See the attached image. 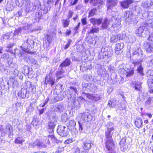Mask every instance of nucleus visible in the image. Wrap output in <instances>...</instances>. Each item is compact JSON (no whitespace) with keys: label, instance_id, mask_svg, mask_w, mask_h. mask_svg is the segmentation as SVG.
Instances as JSON below:
<instances>
[{"label":"nucleus","instance_id":"obj_57","mask_svg":"<svg viewBox=\"0 0 153 153\" xmlns=\"http://www.w3.org/2000/svg\"><path fill=\"white\" fill-rule=\"evenodd\" d=\"M118 35V38H119V40H123L125 38V35L123 34H119Z\"/></svg>","mask_w":153,"mask_h":153},{"label":"nucleus","instance_id":"obj_44","mask_svg":"<svg viewBox=\"0 0 153 153\" xmlns=\"http://www.w3.org/2000/svg\"><path fill=\"white\" fill-rule=\"evenodd\" d=\"M47 40L48 42V44H46V46H48L49 44L51 43L52 40V37L49 35H47Z\"/></svg>","mask_w":153,"mask_h":153},{"label":"nucleus","instance_id":"obj_22","mask_svg":"<svg viewBox=\"0 0 153 153\" xmlns=\"http://www.w3.org/2000/svg\"><path fill=\"white\" fill-rule=\"evenodd\" d=\"M64 108L63 104L57 105L54 106V111L55 112H61L63 111Z\"/></svg>","mask_w":153,"mask_h":153},{"label":"nucleus","instance_id":"obj_9","mask_svg":"<svg viewBox=\"0 0 153 153\" xmlns=\"http://www.w3.org/2000/svg\"><path fill=\"white\" fill-rule=\"evenodd\" d=\"M12 130V128L10 124H7L6 125L5 130L3 129L2 125H0V133H1V134L3 133L11 134Z\"/></svg>","mask_w":153,"mask_h":153},{"label":"nucleus","instance_id":"obj_47","mask_svg":"<svg viewBox=\"0 0 153 153\" xmlns=\"http://www.w3.org/2000/svg\"><path fill=\"white\" fill-rule=\"evenodd\" d=\"M25 44H28L29 45H31L32 44H34V42L33 40L28 39L27 40V42L25 43H24V44H23V45H24ZM23 47L25 46L24 45H23Z\"/></svg>","mask_w":153,"mask_h":153},{"label":"nucleus","instance_id":"obj_63","mask_svg":"<svg viewBox=\"0 0 153 153\" xmlns=\"http://www.w3.org/2000/svg\"><path fill=\"white\" fill-rule=\"evenodd\" d=\"M74 153H80V149L79 148L76 147L74 148Z\"/></svg>","mask_w":153,"mask_h":153},{"label":"nucleus","instance_id":"obj_10","mask_svg":"<svg viewBox=\"0 0 153 153\" xmlns=\"http://www.w3.org/2000/svg\"><path fill=\"white\" fill-rule=\"evenodd\" d=\"M55 79L49 76H46L45 82L44 83L45 85L46 86L48 84H50L52 86L55 84Z\"/></svg>","mask_w":153,"mask_h":153},{"label":"nucleus","instance_id":"obj_13","mask_svg":"<svg viewBox=\"0 0 153 153\" xmlns=\"http://www.w3.org/2000/svg\"><path fill=\"white\" fill-rule=\"evenodd\" d=\"M33 145L34 146H38L39 148H45L46 146L45 143L39 140L34 142Z\"/></svg>","mask_w":153,"mask_h":153},{"label":"nucleus","instance_id":"obj_21","mask_svg":"<svg viewBox=\"0 0 153 153\" xmlns=\"http://www.w3.org/2000/svg\"><path fill=\"white\" fill-rule=\"evenodd\" d=\"M111 20L105 19L102 24V27L103 29L107 28L109 25L111 24Z\"/></svg>","mask_w":153,"mask_h":153},{"label":"nucleus","instance_id":"obj_53","mask_svg":"<svg viewBox=\"0 0 153 153\" xmlns=\"http://www.w3.org/2000/svg\"><path fill=\"white\" fill-rule=\"evenodd\" d=\"M148 83L151 87H153V79H149L148 81Z\"/></svg>","mask_w":153,"mask_h":153},{"label":"nucleus","instance_id":"obj_26","mask_svg":"<svg viewBox=\"0 0 153 153\" xmlns=\"http://www.w3.org/2000/svg\"><path fill=\"white\" fill-rule=\"evenodd\" d=\"M137 70L138 73H139L140 75L141 76L140 77V79L142 80L143 79V76L144 75L143 73V68L141 65L139 66L137 68Z\"/></svg>","mask_w":153,"mask_h":153},{"label":"nucleus","instance_id":"obj_37","mask_svg":"<svg viewBox=\"0 0 153 153\" xmlns=\"http://www.w3.org/2000/svg\"><path fill=\"white\" fill-rule=\"evenodd\" d=\"M22 29V28L21 27H20L18 29H16L15 30L14 33L11 32L12 36L13 37V38H14L15 36H16V35H17V36L18 34L21 30Z\"/></svg>","mask_w":153,"mask_h":153},{"label":"nucleus","instance_id":"obj_41","mask_svg":"<svg viewBox=\"0 0 153 153\" xmlns=\"http://www.w3.org/2000/svg\"><path fill=\"white\" fill-rule=\"evenodd\" d=\"M84 149L85 150H88L91 148V144L89 143H84Z\"/></svg>","mask_w":153,"mask_h":153},{"label":"nucleus","instance_id":"obj_33","mask_svg":"<svg viewBox=\"0 0 153 153\" xmlns=\"http://www.w3.org/2000/svg\"><path fill=\"white\" fill-rule=\"evenodd\" d=\"M21 135L20 134L19 135V137L16 138V139L15 141V143H22L24 140V139L21 136Z\"/></svg>","mask_w":153,"mask_h":153},{"label":"nucleus","instance_id":"obj_11","mask_svg":"<svg viewBox=\"0 0 153 153\" xmlns=\"http://www.w3.org/2000/svg\"><path fill=\"white\" fill-rule=\"evenodd\" d=\"M133 1L132 0H124L120 3V5L123 8H128L130 5L132 3Z\"/></svg>","mask_w":153,"mask_h":153},{"label":"nucleus","instance_id":"obj_46","mask_svg":"<svg viewBox=\"0 0 153 153\" xmlns=\"http://www.w3.org/2000/svg\"><path fill=\"white\" fill-rule=\"evenodd\" d=\"M61 119L62 121L63 122H65L68 119L67 114H62Z\"/></svg>","mask_w":153,"mask_h":153},{"label":"nucleus","instance_id":"obj_42","mask_svg":"<svg viewBox=\"0 0 153 153\" xmlns=\"http://www.w3.org/2000/svg\"><path fill=\"white\" fill-rule=\"evenodd\" d=\"M116 104L114 101H112L111 100H109L108 102L107 107L114 108L116 105Z\"/></svg>","mask_w":153,"mask_h":153},{"label":"nucleus","instance_id":"obj_61","mask_svg":"<svg viewBox=\"0 0 153 153\" xmlns=\"http://www.w3.org/2000/svg\"><path fill=\"white\" fill-rule=\"evenodd\" d=\"M71 31L70 30L67 29L65 33L66 35L69 36L71 34Z\"/></svg>","mask_w":153,"mask_h":153},{"label":"nucleus","instance_id":"obj_45","mask_svg":"<svg viewBox=\"0 0 153 153\" xmlns=\"http://www.w3.org/2000/svg\"><path fill=\"white\" fill-rule=\"evenodd\" d=\"M13 9L14 7L13 5L11 4H7L6 7V10L7 11H11L13 10Z\"/></svg>","mask_w":153,"mask_h":153},{"label":"nucleus","instance_id":"obj_14","mask_svg":"<svg viewBox=\"0 0 153 153\" xmlns=\"http://www.w3.org/2000/svg\"><path fill=\"white\" fill-rule=\"evenodd\" d=\"M27 88L26 89L28 92L33 93L35 90V88L33 85H32V82L30 81H27L26 82Z\"/></svg>","mask_w":153,"mask_h":153},{"label":"nucleus","instance_id":"obj_35","mask_svg":"<svg viewBox=\"0 0 153 153\" xmlns=\"http://www.w3.org/2000/svg\"><path fill=\"white\" fill-rule=\"evenodd\" d=\"M145 24L147 25V26L153 27V18L148 19L147 22Z\"/></svg>","mask_w":153,"mask_h":153},{"label":"nucleus","instance_id":"obj_6","mask_svg":"<svg viewBox=\"0 0 153 153\" xmlns=\"http://www.w3.org/2000/svg\"><path fill=\"white\" fill-rule=\"evenodd\" d=\"M141 6L143 8L147 9L153 8V1L152 0H147L143 1L141 4Z\"/></svg>","mask_w":153,"mask_h":153},{"label":"nucleus","instance_id":"obj_17","mask_svg":"<svg viewBox=\"0 0 153 153\" xmlns=\"http://www.w3.org/2000/svg\"><path fill=\"white\" fill-rule=\"evenodd\" d=\"M144 47L148 53H151L153 52V44H152L146 43L144 44Z\"/></svg>","mask_w":153,"mask_h":153},{"label":"nucleus","instance_id":"obj_50","mask_svg":"<svg viewBox=\"0 0 153 153\" xmlns=\"http://www.w3.org/2000/svg\"><path fill=\"white\" fill-rule=\"evenodd\" d=\"M68 43L65 45V46L64 48V49L65 50L67 49L69 47L71 43L72 42V40L70 39H69L68 40Z\"/></svg>","mask_w":153,"mask_h":153},{"label":"nucleus","instance_id":"obj_62","mask_svg":"<svg viewBox=\"0 0 153 153\" xmlns=\"http://www.w3.org/2000/svg\"><path fill=\"white\" fill-rule=\"evenodd\" d=\"M83 78L87 81L90 78V76L89 75H85L83 76Z\"/></svg>","mask_w":153,"mask_h":153},{"label":"nucleus","instance_id":"obj_25","mask_svg":"<svg viewBox=\"0 0 153 153\" xmlns=\"http://www.w3.org/2000/svg\"><path fill=\"white\" fill-rule=\"evenodd\" d=\"M99 31V28L97 27L94 26L91 27V30L88 32V34L97 33Z\"/></svg>","mask_w":153,"mask_h":153},{"label":"nucleus","instance_id":"obj_29","mask_svg":"<svg viewBox=\"0 0 153 153\" xmlns=\"http://www.w3.org/2000/svg\"><path fill=\"white\" fill-rule=\"evenodd\" d=\"M142 123V120L140 118L137 119L134 123L135 126L138 128H140L141 127Z\"/></svg>","mask_w":153,"mask_h":153},{"label":"nucleus","instance_id":"obj_3","mask_svg":"<svg viewBox=\"0 0 153 153\" xmlns=\"http://www.w3.org/2000/svg\"><path fill=\"white\" fill-rule=\"evenodd\" d=\"M120 20L117 19L115 16L111 18V24L112 26L111 27L113 29V30L116 32L120 30Z\"/></svg>","mask_w":153,"mask_h":153},{"label":"nucleus","instance_id":"obj_8","mask_svg":"<svg viewBox=\"0 0 153 153\" xmlns=\"http://www.w3.org/2000/svg\"><path fill=\"white\" fill-rule=\"evenodd\" d=\"M117 4V2L114 0H107L106 3L107 9L108 11L111 10Z\"/></svg>","mask_w":153,"mask_h":153},{"label":"nucleus","instance_id":"obj_32","mask_svg":"<svg viewBox=\"0 0 153 153\" xmlns=\"http://www.w3.org/2000/svg\"><path fill=\"white\" fill-rule=\"evenodd\" d=\"M58 70L59 71H57L56 74V76H58L59 75H61L65 72L64 69L63 68H62V67H60L59 66Z\"/></svg>","mask_w":153,"mask_h":153},{"label":"nucleus","instance_id":"obj_59","mask_svg":"<svg viewBox=\"0 0 153 153\" xmlns=\"http://www.w3.org/2000/svg\"><path fill=\"white\" fill-rule=\"evenodd\" d=\"M36 18L35 19H36V21L39 20L40 17L39 13V12H37L35 13Z\"/></svg>","mask_w":153,"mask_h":153},{"label":"nucleus","instance_id":"obj_7","mask_svg":"<svg viewBox=\"0 0 153 153\" xmlns=\"http://www.w3.org/2000/svg\"><path fill=\"white\" fill-rule=\"evenodd\" d=\"M124 18L126 22L131 23L132 21L133 13L129 11H126L124 14Z\"/></svg>","mask_w":153,"mask_h":153},{"label":"nucleus","instance_id":"obj_52","mask_svg":"<svg viewBox=\"0 0 153 153\" xmlns=\"http://www.w3.org/2000/svg\"><path fill=\"white\" fill-rule=\"evenodd\" d=\"M38 122L36 120L35 118H34L33 119V121L31 123L32 125L34 126H36L38 124Z\"/></svg>","mask_w":153,"mask_h":153},{"label":"nucleus","instance_id":"obj_48","mask_svg":"<svg viewBox=\"0 0 153 153\" xmlns=\"http://www.w3.org/2000/svg\"><path fill=\"white\" fill-rule=\"evenodd\" d=\"M69 125L71 126L72 128H74L76 125V122L74 120H71L70 121Z\"/></svg>","mask_w":153,"mask_h":153},{"label":"nucleus","instance_id":"obj_31","mask_svg":"<svg viewBox=\"0 0 153 153\" xmlns=\"http://www.w3.org/2000/svg\"><path fill=\"white\" fill-rule=\"evenodd\" d=\"M36 105L34 103H30V105L27 108L26 112H32L34 109V107Z\"/></svg>","mask_w":153,"mask_h":153},{"label":"nucleus","instance_id":"obj_51","mask_svg":"<svg viewBox=\"0 0 153 153\" xmlns=\"http://www.w3.org/2000/svg\"><path fill=\"white\" fill-rule=\"evenodd\" d=\"M146 74L148 77L150 76H153V70H149L147 72Z\"/></svg>","mask_w":153,"mask_h":153},{"label":"nucleus","instance_id":"obj_38","mask_svg":"<svg viewBox=\"0 0 153 153\" xmlns=\"http://www.w3.org/2000/svg\"><path fill=\"white\" fill-rule=\"evenodd\" d=\"M141 82H136L134 85L135 89L138 91L140 90V89L141 88Z\"/></svg>","mask_w":153,"mask_h":153},{"label":"nucleus","instance_id":"obj_27","mask_svg":"<svg viewBox=\"0 0 153 153\" xmlns=\"http://www.w3.org/2000/svg\"><path fill=\"white\" fill-rule=\"evenodd\" d=\"M91 117V115H88L87 114H86L85 113H83L82 114L81 120H82L84 121H88L90 117Z\"/></svg>","mask_w":153,"mask_h":153},{"label":"nucleus","instance_id":"obj_60","mask_svg":"<svg viewBox=\"0 0 153 153\" xmlns=\"http://www.w3.org/2000/svg\"><path fill=\"white\" fill-rule=\"evenodd\" d=\"M70 90L72 91H74L75 93L76 94L77 93V90L75 87H70Z\"/></svg>","mask_w":153,"mask_h":153},{"label":"nucleus","instance_id":"obj_43","mask_svg":"<svg viewBox=\"0 0 153 153\" xmlns=\"http://www.w3.org/2000/svg\"><path fill=\"white\" fill-rule=\"evenodd\" d=\"M124 44L122 43L117 44L116 45V48L117 51L121 50L123 48Z\"/></svg>","mask_w":153,"mask_h":153},{"label":"nucleus","instance_id":"obj_23","mask_svg":"<svg viewBox=\"0 0 153 153\" xmlns=\"http://www.w3.org/2000/svg\"><path fill=\"white\" fill-rule=\"evenodd\" d=\"M56 118L53 117L48 123V127L51 128H54L56 123Z\"/></svg>","mask_w":153,"mask_h":153},{"label":"nucleus","instance_id":"obj_49","mask_svg":"<svg viewBox=\"0 0 153 153\" xmlns=\"http://www.w3.org/2000/svg\"><path fill=\"white\" fill-rule=\"evenodd\" d=\"M114 131V128H108L106 131V134H111V133H113V131Z\"/></svg>","mask_w":153,"mask_h":153},{"label":"nucleus","instance_id":"obj_28","mask_svg":"<svg viewBox=\"0 0 153 153\" xmlns=\"http://www.w3.org/2000/svg\"><path fill=\"white\" fill-rule=\"evenodd\" d=\"M134 55H136L137 57H141L142 56V50L139 48H137L133 53Z\"/></svg>","mask_w":153,"mask_h":153},{"label":"nucleus","instance_id":"obj_20","mask_svg":"<svg viewBox=\"0 0 153 153\" xmlns=\"http://www.w3.org/2000/svg\"><path fill=\"white\" fill-rule=\"evenodd\" d=\"M126 142V139L125 138H123L120 142V149L121 150L123 151H124L126 149L125 143Z\"/></svg>","mask_w":153,"mask_h":153},{"label":"nucleus","instance_id":"obj_5","mask_svg":"<svg viewBox=\"0 0 153 153\" xmlns=\"http://www.w3.org/2000/svg\"><path fill=\"white\" fill-rule=\"evenodd\" d=\"M146 27L147 25L145 23H142L140 27L136 30L135 33L137 35L140 36L145 29H146Z\"/></svg>","mask_w":153,"mask_h":153},{"label":"nucleus","instance_id":"obj_18","mask_svg":"<svg viewBox=\"0 0 153 153\" xmlns=\"http://www.w3.org/2000/svg\"><path fill=\"white\" fill-rule=\"evenodd\" d=\"M27 92V90L24 88H23L18 92V95L22 98H24L26 97Z\"/></svg>","mask_w":153,"mask_h":153},{"label":"nucleus","instance_id":"obj_56","mask_svg":"<svg viewBox=\"0 0 153 153\" xmlns=\"http://www.w3.org/2000/svg\"><path fill=\"white\" fill-rule=\"evenodd\" d=\"M153 99V98L152 97H149L148 100L146 102V104L147 105H149L151 101Z\"/></svg>","mask_w":153,"mask_h":153},{"label":"nucleus","instance_id":"obj_36","mask_svg":"<svg viewBox=\"0 0 153 153\" xmlns=\"http://www.w3.org/2000/svg\"><path fill=\"white\" fill-rule=\"evenodd\" d=\"M97 10L96 8H94L89 11L88 13V17L92 16L95 14Z\"/></svg>","mask_w":153,"mask_h":153},{"label":"nucleus","instance_id":"obj_15","mask_svg":"<svg viewBox=\"0 0 153 153\" xmlns=\"http://www.w3.org/2000/svg\"><path fill=\"white\" fill-rule=\"evenodd\" d=\"M122 71L123 72H125L124 73L127 77H129L132 76L134 73V68H131L129 69H127L126 70L123 69Z\"/></svg>","mask_w":153,"mask_h":153},{"label":"nucleus","instance_id":"obj_54","mask_svg":"<svg viewBox=\"0 0 153 153\" xmlns=\"http://www.w3.org/2000/svg\"><path fill=\"white\" fill-rule=\"evenodd\" d=\"M81 22L82 24L84 25L87 24V22L86 18V17L82 18L81 19Z\"/></svg>","mask_w":153,"mask_h":153},{"label":"nucleus","instance_id":"obj_58","mask_svg":"<svg viewBox=\"0 0 153 153\" xmlns=\"http://www.w3.org/2000/svg\"><path fill=\"white\" fill-rule=\"evenodd\" d=\"M74 141L73 139L72 138L69 139L65 141V144H69L72 142Z\"/></svg>","mask_w":153,"mask_h":153},{"label":"nucleus","instance_id":"obj_34","mask_svg":"<svg viewBox=\"0 0 153 153\" xmlns=\"http://www.w3.org/2000/svg\"><path fill=\"white\" fill-rule=\"evenodd\" d=\"M12 38L13 39H14V38L12 36L11 33H7L3 36V39H10Z\"/></svg>","mask_w":153,"mask_h":153},{"label":"nucleus","instance_id":"obj_19","mask_svg":"<svg viewBox=\"0 0 153 153\" xmlns=\"http://www.w3.org/2000/svg\"><path fill=\"white\" fill-rule=\"evenodd\" d=\"M89 0H85V3H87ZM90 3L93 6L98 5V4H102L103 2L102 0H90Z\"/></svg>","mask_w":153,"mask_h":153},{"label":"nucleus","instance_id":"obj_64","mask_svg":"<svg viewBox=\"0 0 153 153\" xmlns=\"http://www.w3.org/2000/svg\"><path fill=\"white\" fill-rule=\"evenodd\" d=\"M73 13H74L73 11L70 10L68 13V18H71L72 17Z\"/></svg>","mask_w":153,"mask_h":153},{"label":"nucleus","instance_id":"obj_55","mask_svg":"<svg viewBox=\"0 0 153 153\" xmlns=\"http://www.w3.org/2000/svg\"><path fill=\"white\" fill-rule=\"evenodd\" d=\"M148 40L152 42L153 43V33H152L149 35Z\"/></svg>","mask_w":153,"mask_h":153},{"label":"nucleus","instance_id":"obj_39","mask_svg":"<svg viewBox=\"0 0 153 153\" xmlns=\"http://www.w3.org/2000/svg\"><path fill=\"white\" fill-rule=\"evenodd\" d=\"M62 22L63 26L65 28L68 27L70 21L67 19L63 20Z\"/></svg>","mask_w":153,"mask_h":153},{"label":"nucleus","instance_id":"obj_2","mask_svg":"<svg viewBox=\"0 0 153 153\" xmlns=\"http://www.w3.org/2000/svg\"><path fill=\"white\" fill-rule=\"evenodd\" d=\"M105 146L108 151H113L115 148L111 134H106Z\"/></svg>","mask_w":153,"mask_h":153},{"label":"nucleus","instance_id":"obj_40","mask_svg":"<svg viewBox=\"0 0 153 153\" xmlns=\"http://www.w3.org/2000/svg\"><path fill=\"white\" fill-rule=\"evenodd\" d=\"M30 2L28 1H27L26 4V11L27 12H28L30 10Z\"/></svg>","mask_w":153,"mask_h":153},{"label":"nucleus","instance_id":"obj_16","mask_svg":"<svg viewBox=\"0 0 153 153\" xmlns=\"http://www.w3.org/2000/svg\"><path fill=\"white\" fill-rule=\"evenodd\" d=\"M71 64V59L68 58H66L59 65V67L62 68H65L69 66Z\"/></svg>","mask_w":153,"mask_h":153},{"label":"nucleus","instance_id":"obj_30","mask_svg":"<svg viewBox=\"0 0 153 153\" xmlns=\"http://www.w3.org/2000/svg\"><path fill=\"white\" fill-rule=\"evenodd\" d=\"M119 40L118 35H113L111 38V42L113 43H116Z\"/></svg>","mask_w":153,"mask_h":153},{"label":"nucleus","instance_id":"obj_24","mask_svg":"<svg viewBox=\"0 0 153 153\" xmlns=\"http://www.w3.org/2000/svg\"><path fill=\"white\" fill-rule=\"evenodd\" d=\"M90 20L91 22L94 25H95L96 24L99 25L102 22V20L101 19L91 18Z\"/></svg>","mask_w":153,"mask_h":153},{"label":"nucleus","instance_id":"obj_12","mask_svg":"<svg viewBox=\"0 0 153 153\" xmlns=\"http://www.w3.org/2000/svg\"><path fill=\"white\" fill-rule=\"evenodd\" d=\"M25 73L28 75L29 78H32L34 76L32 71V69L31 68H29L27 66H25L24 67Z\"/></svg>","mask_w":153,"mask_h":153},{"label":"nucleus","instance_id":"obj_4","mask_svg":"<svg viewBox=\"0 0 153 153\" xmlns=\"http://www.w3.org/2000/svg\"><path fill=\"white\" fill-rule=\"evenodd\" d=\"M135 11L138 14V16L141 17L142 19L145 18L148 16V12L142 10L140 7H137Z\"/></svg>","mask_w":153,"mask_h":153},{"label":"nucleus","instance_id":"obj_1","mask_svg":"<svg viewBox=\"0 0 153 153\" xmlns=\"http://www.w3.org/2000/svg\"><path fill=\"white\" fill-rule=\"evenodd\" d=\"M113 53V50L111 47H106L102 48L100 52H99V55L98 58L100 59H104L107 57L108 58L110 57Z\"/></svg>","mask_w":153,"mask_h":153}]
</instances>
